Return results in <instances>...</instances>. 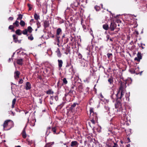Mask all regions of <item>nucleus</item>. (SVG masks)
I'll return each instance as SVG.
<instances>
[{
    "label": "nucleus",
    "instance_id": "1",
    "mask_svg": "<svg viewBox=\"0 0 147 147\" xmlns=\"http://www.w3.org/2000/svg\"><path fill=\"white\" fill-rule=\"evenodd\" d=\"M116 103L115 106L116 108H119L120 110H121V111L124 113H125V112L126 111L125 109H124L123 108V107L122 106V103L121 102V98L123 96H121V97L118 96H117V94L116 95Z\"/></svg>",
    "mask_w": 147,
    "mask_h": 147
},
{
    "label": "nucleus",
    "instance_id": "2",
    "mask_svg": "<svg viewBox=\"0 0 147 147\" xmlns=\"http://www.w3.org/2000/svg\"><path fill=\"white\" fill-rule=\"evenodd\" d=\"M119 83L120 84V86L119 88V90L118 91L117 94V96H118L121 97V96H123L124 94V89L126 87V82L120 81Z\"/></svg>",
    "mask_w": 147,
    "mask_h": 147
},
{
    "label": "nucleus",
    "instance_id": "3",
    "mask_svg": "<svg viewBox=\"0 0 147 147\" xmlns=\"http://www.w3.org/2000/svg\"><path fill=\"white\" fill-rule=\"evenodd\" d=\"M89 89V88L80 84L77 88V91L80 93L83 92L85 95L88 93Z\"/></svg>",
    "mask_w": 147,
    "mask_h": 147
},
{
    "label": "nucleus",
    "instance_id": "4",
    "mask_svg": "<svg viewBox=\"0 0 147 147\" xmlns=\"http://www.w3.org/2000/svg\"><path fill=\"white\" fill-rule=\"evenodd\" d=\"M109 26V31H113L117 27V25L114 22H111Z\"/></svg>",
    "mask_w": 147,
    "mask_h": 147
},
{
    "label": "nucleus",
    "instance_id": "5",
    "mask_svg": "<svg viewBox=\"0 0 147 147\" xmlns=\"http://www.w3.org/2000/svg\"><path fill=\"white\" fill-rule=\"evenodd\" d=\"M62 33V31L60 28H58L56 30V33L55 35L56 40L59 41V39L60 38V35Z\"/></svg>",
    "mask_w": 147,
    "mask_h": 147
},
{
    "label": "nucleus",
    "instance_id": "6",
    "mask_svg": "<svg viewBox=\"0 0 147 147\" xmlns=\"http://www.w3.org/2000/svg\"><path fill=\"white\" fill-rule=\"evenodd\" d=\"M71 66V67L69 69L71 70V71H69V72L73 71L74 70L73 67L72 65L71 64V60H70L69 62H67L66 63V67H68L69 66Z\"/></svg>",
    "mask_w": 147,
    "mask_h": 147
},
{
    "label": "nucleus",
    "instance_id": "7",
    "mask_svg": "<svg viewBox=\"0 0 147 147\" xmlns=\"http://www.w3.org/2000/svg\"><path fill=\"white\" fill-rule=\"evenodd\" d=\"M142 59V56L141 55V53L138 52L137 54V57L134 58L135 61H137L138 62L140 61V59Z\"/></svg>",
    "mask_w": 147,
    "mask_h": 147
},
{
    "label": "nucleus",
    "instance_id": "8",
    "mask_svg": "<svg viewBox=\"0 0 147 147\" xmlns=\"http://www.w3.org/2000/svg\"><path fill=\"white\" fill-rule=\"evenodd\" d=\"M79 144L76 141H72L71 142L70 146L71 147H78Z\"/></svg>",
    "mask_w": 147,
    "mask_h": 147
},
{
    "label": "nucleus",
    "instance_id": "9",
    "mask_svg": "<svg viewBox=\"0 0 147 147\" xmlns=\"http://www.w3.org/2000/svg\"><path fill=\"white\" fill-rule=\"evenodd\" d=\"M81 24L82 25V27L83 29V30L85 32H87L88 30V28L89 27V26L88 25H87V24H82V22L81 21Z\"/></svg>",
    "mask_w": 147,
    "mask_h": 147
},
{
    "label": "nucleus",
    "instance_id": "10",
    "mask_svg": "<svg viewBox=\"0 0 147 147\" xmlns=\"http://www.w3.org/2000/svg\"><path fill=\"white\" fill-rule=\"evenodd\" d=\"M90 117L92 119L91 121L93 124H94L95 123V120H96L98 119L97 114H95L94 116H92Z\"/></svg>",
    "mask_w": 147,
    "mask_h": 147
},
{
    "label": "nucleus",
    "instance_id": "11",
    "mask_svg": "<svg viewBox=\"0 0 147 147\" xmlns=\"http://www.w3.org/2000/svg\"><path fill=\"white\" fill-rule=\"evenodd\" d=\"M9 122V120H7L5 121L3 125V129L5 130H7V127L8 126V123Z\"/></svg>",
    "mask_w": 147,
    "mask_h": 147
},
{
    "label": "nucleus",
    "instance_id": "12",
    "mask_svg": "<svg viewBox=\"0 0 147 147\" xmlns=\"http://www.w3.org/2000/svg\"><path fill=\"white\" fill-rule=\"evenodd\" d=\"M24 61L23 59H19L17 60L16 63L17 64L19 65H22L23 64Z\"/></svg>",
    "mask_w": 147,
    "mask_h": 147
},
{
    "label": "nucleus",
    "instance_id": "13",
    "mask_svg": "<svg viewBox=\"0 0 147 147\" xmlns=\"http://www.w3.org/2000/svg\"><path fill=\"white\" fill-rule=\"evenodd\" d=\"M31 88V84L30 82H27L26 83L25 89L26 90H29Z\"/></svg>",
    "mask_w": 147,
    "mask_h": 147
},
{
    "label": "nucleus",
    "instance_id": "14",
    "mask_svg": "<svg viewBox=\"0 0 147 147\" xmlns=\"http://www.w3.org/2000/svg\"><path fill=\"white\" fill-rule=\"evenodd\" d=\"M139 70V67H138L135 68V70H130V71L132 74H136L137 75L139 74V73L137 72V70Z\"/></svg>",
    "mask_w": 147,
    "mask_h": 147
},
{
    "label": "nucleus",
    "instance_id": "15",
    "mask_svg": "<svg viewBox=\"0 0 147 147\" xmlns=\"http://www.w3.org/2000/svg\"><path fill=\"white\" fill-rule=\"evenodd\" d=\"M90 116L91 117L92 116H94V114H96V113L94 112V109L93 108H91L90 109Z\"/></svg>",
    "mask_w": 147,
    "mask_h": 147
},
{
    "label": "nucleus",
    "instance_id": "16",
    "mask_svg": "<svg viewBox=\"0 0 147 147\" xmlns=\"http://www.w3.org/2000/svg\"><path fill=\"white\" fill-rule=\"evenodd\" d=\"M58 62L59 68V69H61L62 66L63 61L62 60L58 59Z\"/></svg>",
    "mask_w": 147,
    "mask_h": 147
},
{
    "label": "nucleus",
    "instance_id": "17",
    "mask_svg": "<svg viewBox=\"0 0 147 147\" xmlns=\"http://www.w3.org/2000/svg\"><path fill=\"white\" fill-rule=\"evenodd\" d=\"M20 74V71H17L14 72V77L16 79L18 78L19 77V75Z\"/></svg>",
    "mask_w": 147,
    "mask_h": 147
},
{
    "label": "nucleus",
    "instance_id": "18",
    "mask_svg": "<svg viewBox=\"0 0 147 147\" xmlns=\"http://www.w3.org/2000/svg\"><path fill=\"white\" fill-rule=\"evenodd\" d=\"M26 127H25L23 129L22 133V137L24 138H25L26 137V134L25 131Z\"/></svg>",
    "mask_w": 147,
    "mask_h": 147
},
{
    "label": "nucleus",
    "instance_id": "19",
    "mask_svg": "<svg viewBox=\"0 0 147 147\" xmlns=\"http://www.w3.org/2000/svg\"><path fill=\"white\" fill-rule=\"evenodd\" d=\"M49 26V22L47 20H45L44 22V26L45 28H46Z\"/></svg>",
    "mask_w": 147,
    "mask_h": 147
},
{
    "label": "nucleus",
    "instance_id": "20",
    "mask_svg": "<svg viewBox=\"0 0 147 147\" xmlns=\"http://www.w3.org/2000/svg\"><path fill=\"white\" fill-rule=\"evenodd\" d=\"M51 127H49L47 128L46 133V135L47 136H48L51 133Z\"/></svg>",
    "mask_w": 147,
    "mask_h": 147
},
{
    "label": "nucleus",
    "instance_id": "21",
    "mask_svg": "<svg viewBox=\"0 0 147 147\" xmlns=\"http://www.w3.org/2000/svg\"><path fill=\"white\" fill-rule=\"evenodd\" d=\"M56 52L57 53V56L58 57H60L61 56V54L60 52L59 48H58L57 49Z\"/></svg>",
    "mask_w": 147,
    "mask_h": 147
},
{
    "label": "nucleus",
    "instance_id": "22",
    "mask_svg": "<svg viewBox=\"0 0 147 147\" xmlns=\"http://www.w3.org/2000/svg\"><path fill=\"white\" fill-rule=\"evenodd\" d=\"M103 28L105 30H109V26L108 24H104L102 26Z\"/></svg>",
    "mask_w": 147,
    "mask_h": 147
},
{
    "label": "nucleus",
    "instance_id": "23",
    "mask_svg": "<svg viewBox=\"0 0 147 147\" xmlns=\"http://www.w3.org/2000/svg\"><path fill=\"white\" fill-rule=\"evenodd\" d=\"M77 104L76 103H74L73 105H72L71 107L69 108V110L70 111H72V110L74 109V107L76 106Z\"/></svg>",
    "mask_w": 147,
    "mask_h": 147
},
{
    "label": "nucleus",
    "instance_id": "24",
    "mask_svg": "<svg viewBox=\"0 0 147 147\" xmlns=\"http://www.w3.org/2000/svg\"><path fill=\"white\" fill-rule=\"evenodd\" d=\"M108 81L110 84H113V78L111 76L108 80Z\"/></svg>",
    "mask_w": 147,
    "mask_h": 147
},
{
    "label": "nucleus",
    "instance_id": "25",
    "mask_svg": "<svg viewBox=\"0 0 147 147\" xmlns=\"http://www.w3.org/2000/svg\"><path fill=\"white\" fill-rule=\"evenodd\" d=\"M75 91L74 90L70 89L68 93V94H69L70 96H72L75 94Z\"/></svg>",
    "mask_w": 147,
    "mask_h": 147
},
{
    "label": "nucleus",
    "instance_id": "26",
    "mask_svg": "<svg viewBox=\"0 0 147 147\" xmlns=\"http://www.w3.org/2000/svg\"><path fill=\"white\" fill-rule=\"evenodd\" d=\"M34 18L36 20H38L40 19V16L38 15L36 13H35L34 15Z\"/></svg>",
    "mask_w": 147,
    "mask_h": 147
},
{
    "label": "nucleus",
    "instance_id": "27",
    "mask_svg": "<svg viewBox=\"0 0 147 147\" xmlns=\"http://www.w3.org/2000/svg\"><path fill=\"white\" fill-rule=\"evenodd\" d=\"M54 142H51L47 144L45 147H51L52 145L54 144Z\"/></svg>",
    "mask_w": 147,
    "mask_h": 147
},
{
    "label": "nucleus",
    "instance_id": "28",
    "mask_svg": "<svg viewBox=\"0 0 147 147\" xmlns=\"http://www.w3.org/2000/svg\"><path fill=\"white\" fill-rule=\"evenodd\" d=\"M13 37L14 41L17 43L18 42V37L16 35L14 34L13 35Z\"/></svg>",
    "mask_w": 147,
    "mask_h": 147
},
{
    "label": "nucleus",
    "instance_id": "29",
    "mask_svg": "<svg viewBox=\"0 0 147 147\" xmlns=\"http://www.w3.org/2000/svg\"><path fill=\"white\" fill-rule=\"evenodd\" d=\"M16 33L18 35H21L22 34V33L21 32V30L20 29H17L16 31Z\"/></svg>",
    "mask_w": 147,
    "mask_h": 147
},
{
    "label": "nucleus",
    "instance_id": "30",
    "mask_svg": "<svg viewBox=\"0 0 147 147\" xmlns=\"http://www.w3.org/2000/svg\"><path fill=\"white\" fill-rule=\"evenodd\" d=\"M46 94H53V92L51 89L49 90L46 92Z\"/></svg>",
    "mask_w": 147,
    "mask_h": 147
},
{
    "label": "nucleus",
    "instance_id": "31",
    "mask_svg": "<svg viewBox=\"0 0 147 147\" xmlns=\"http://www.w3.org/2000/svg\"><path fill=\"white\" fill-rule=\"evenodd\" d=\"M51 131L54 134H57L56 132V129L55 127H51Z\"/></svg>",
    "mask_w": 147,
    "mask_h": 147
},
{
    "label": "nucleus",
    "instance_id": "32",
    "mask_svg": "<svg viewBox=\"0 0 147 147\" xmlns=\"http://www.w3.org/2000/svg\"><path fill=\"white\" fill-rule=\"evenodd\" d=\"M27 30L29 33H31L32 32L33 29L30 26H29L28 27Z\"/></svg>",
    "mask_w": 147,
    "mask_h": 147
},
{
    "label": "nucleus",
    "instance_id": "33",
    "mask_svg": "<svg viewBox=\"0 0 147 147\" xmlns=\"http://www.w3.org/2000/svg\"><path fill=\"white\" fill-rule=\"evenodd\" d=\"M50 103L51 105H53L54 103L53 101V96H51L50 98Z\"/></svg>",
    "mask_w": 147,
    "mask_h": 147
},
{
    "label": "nucleus",
    "instance_id": "34",
    "mask_svg": "<svg viewBox=\"0 0 147 147\" xmlns=\"http://www.w3.org/2000/svg\"><path fill=\"white\" fill-rule=\"evenodd\" d=\"M16 98H15L12 101V104L11 106V107L12 108H13L14 107V105L16 103Z\"/></svg>",
    "mask_w": 147,
    "mask_h": 147
},
{
    "label": "nucleus",
    "instance_id": "35",
    "mask_svg": "<svg viewBox=\"0 0 147 147\" xmlns=\"http://www.w3.org/2000/svg\"><path fill=\"white\" fill-rule=\"evenodd\" d=\"M28 40H32L34 39V37L32 36V35L31 34H30V36L28 37Z\"/></svg>",
    "mask_w": 147,
    "mask_h": 147
},
{
    "label": "nucleus",
    "instance_id": "36",
    "mask_svg": "<svg viewBox=\"0 0 147 147\" xmlns=\"http://www.w3.org/2000/svg\"><path fill=\"white\" fill-rule=\"evenodd\" d=\"M63 84L66 85L67 83V81L65 78H64L63 79Z\"/></svg>",
    "mask_w": 147,
    "mask_h": 147
},
{
    "label": "nucleus",
    "instance_id": "37",
    "mask_svg": "<svg viewBox=\"0 0 147 147\" xmlns=\"http://www.w3.org/2000/svg\"><path fill=\"white\" fill-rule=\"evenodd\" d=\"M20 24V25L22 27L24 26L25 25V22L24 21L22 20H21Z\"/></svg>",
    "mask_w": 147,
    "mask_h": 147
},
{
    "label": "nucleus",
    "instance_id": "38",
    "mask_svg": "<svg viewBox=\"0 0 147 147\" xmlns=\"http://www.w3.org/2000/svg\"><path fill=\"white\" fill-rule=\"evenodd\" d=\"M107 57L108 59H110L112 58L113 55L111 53H108L107 54Z\"/></svg>",
    "mask_w": 147,
    "mask_h": 147
},
{
    "label": "nucleus",
    "instance_id": "39",
    "mask_svg": "<svg viewBox=\"0 0 147 147\" xmlns=\"http://www.w3.org/2000/svg\"><path fill=\"white\" fill-rule=\"evenodd\" d=\"M10 125H11V126L10 127V129L11 127H13L14 125V124L13 122L10 120Z\"/></svg>",
    "mask_w": 147,
    "mask_h": 147
},
{
    "label": "nucleus",
    "instance_id": "40",
    "mask_svg": "<svg viewBox=\"0 0 147 147\" xmlns=\"http://www.w3.org/2000/svg\"><path fill=\"white\" fill-rule=\"evenodd\" d=\"M22 33L24 35H27L28 34V31L27 30V29H26L22 31Z\"/></svg>",
    "mask_w": 147,
    "mask_h": 147
},
{
    "label": "nucleus",
    "instance_id": "41",
    "mask_svg": "<svg viewBox=\"0 0 147 147\" xmlns=\"http://www.w3.org/2000/svg\"><path fill=\"white\" fill-rule=\"evenodd\" d=\"M69 41V38L68 37H66V38L64 40V44L67 43Z\"/></svg>",
    "mask_w": 147,
    "mask_h": 147
},
{
    "label": "nucleus",
    "instance_id": "42",
    "mask_svg": "<svg viewBox=\"0 0 147 147\" xmlns=\"http://www.w3.org/2000/svg\"><path fill=\"white\" fill-rule=\"evenodd\" d=\"M13 25H15L16 27H18L19 26V22L17 20H16L15 22L13 23Z\"/></svg>",
    "mask_w": 147,
    "mask_h": 147
},
{
    "label": "nucleus",
    "instance_id": "43",
    "mask_svg": "<svg viewBox=\"0 0 147 147\" xmlns=\"http://www.w3.org/2000/svg\"><path fill=\"white\" fill-rule=\"evenodd\" d=\"M117 31H116L113 32H111L109 30V33L110 35H113V34H116L117 33Z\"/></svg>",
    "mask_w": 147,
    "mask_h": 147
},
{
    "label": "nucleus",
    "instance_id": "44",
    "mask_svg": "<svg viewBox=\"0 0 147 147\" xmlns=\"http://www.w3.org/2000/svg\"><path fill=\"white\" fill-rule=\"evenodd\" d=\"M22 16H23V15L21 14H19L18 16L17 19V20H21V19H22Z\"/></svg>",
    "mask_w": 147,
    "mask_h": 147
},
{
    "label": "nucleus",
    "instance_id": "45",
    "mask_svg": "<svg viewBox=\"0 0 147 147\" xmlns=\"http://www.w3.org/2000/svg\"><path fill=\"white\" fill-rule=\"evenodd\" d=\"M94 8L96 9V10L97 11H99L100 9V7L99 6H98L97 5L96 6L94 7Z\"/></svg>",
    "mask_w": 147,
    "mask_h": 147
},
{
    "label": "nucleus",
    "instance_id": "46",
    "mask_svg": "<svg viewBox=\"0 0 147 147\" xmlns=\"http://www.w3.org/2000/svg\"><path fill=\"white\" fill-rule=\"evenodd\" d=\"M27 143L28 145H31V144H32V140H27Z\"/></svg>",
    "mask_w": 147,
    "mask_h": 147
},
{
    "label": "nucleus",
    "instance_id": "47",
    "mask_svg": "<svg viewBox=\"0 0 147 147\" xmlns=\"http://www.w3.org/2000/svg\"><path fill=\"white\" fill-rule=\"evenodd\" d=\"M28 6L29 7V10L30 11L32 10V6L30 4H28Z\"/></svg>",
    "mask_w": 147,
    "mask_h": 147
},
{
    "label": "nucleus",
    "instance_id": "48",
    "mask_svg": "<svg viewBox=\"0 0 147 147\" xmlns=\"http://www.w3.org/2000/svg\"><path fill=\"white\" fill-rule=\"evenodd\" d=\"M74 5L75 7H77L78 6L79 3L77 1H76L75 2H74Z\"/></svg>",
    "mask_w": 147,
    "mask_h": 147
},
{
    "label": "nucleus",
    "instance_id": "49",
    "mask_svg": "<svg viewBox=\"0 0 147 147\" xmlns=\"http://www.w3.org/2000/svg\"><path fill=\"white\" fill-rule=\"evenodd\" d=\"M68 93L67 94L65 93V97H63V100H66L67 101H68V100H66V97L68 95Z\"/></svg>",
    "mask_w": 147,
    "mask_h": 147
},
{
    "label": "nucleus",
    "instance_id": "50",
    "mask_svg": "<svg viewBox=\"0 0 147 147\" xmlns=\"http://www.w3.org/2000/svg\"><path fill=\"white\" fill-rule=\"evenodd\" d=\"M66 103L65 101L64 102H63L61 104L59 105V106L61 108Z\"/></svg>",
    "mask_w": 147,
    "mask_h": 147
},
{
    "label": "nucleus",
    "instance_id": "51",
    "mask_svg": "<svg viewBox=\"0 0 147 147\" xmlns=\"http://www.w3.org/2000/svg\"><path fill=\"white\" fill-rule=\"evenodd\" d=\"M24 81L22 80V78L20 79L19 81H18L19 84H22L23 83Z\"/></svg>",
    "mask_w": 147,
    "mask_h": 147
},
{
    "label": "nucleus",
    "instance_id": "52",
    "mask_svg": "<svg viewBox=\"0 0 147 147\" xmlns=\"http://www.w3.org/2000/svg\"><path fill=\"white\" fill-rule=\"evenodd\" d=\"M78 58L79 59H82V55L80 53H79L78 54Z\"/></svg>",
    "mask_w": 147,
    "mask_h": 147
},
{
    "label": "nucleus",
    "instance_id": "53",
    "mask_svg": "<svg viewBox=\"0 0 147 147\" xmlns=\"http://www.w3.org/2000/svg\"><path fill=\"white\" fill-rule=\"evenodd\" d=\"M90 34L94 37V36L93 34V31L91 28L90 29Z\"/></svg>",
    "mask_w": 147,
    "mask_h": 147
},
{
    "label": "nucleus",
    "instance_id": "54",
    "mask_svg": "<svg viewBox=\"0 0 147 147\" xmlns=\"http://www.w3.org/2000/svg\"><path fill=\"white\" fill-rule=\"evenodd\" d=\"M114 145L113 146H111L110 147H118V146L117 144L115 143H114Z\"/></svg>",
    "mask_w": 147,
    "mask_h": 147
},
{
    "label": "nucleus",
    "instance_id": "55",
    "mask_svg": "<svg viewBox=\"0 0 147 147\" xmlns=\"http://www.w3.org/2000/svg\"><path fill=\"white\" fill-rule=\"evenodd\" d=\"M138 46L140 47H141L142 49H144V47L142 46V44L141 43L140 45L138 44Z\"/></svg>",
    "mask_w": 147,
    "mask_h": 147
},
{
    "label": "nucleus",
    "instance_id": "56",
    "mask_svg": "<svg viewBox=\"0 0 147 147\" xmlns=\"http://www.w3.org/2000/svg\"><path fill=\"white\" fill-rule=\"evenodd\" d=\"M49 70L48 68H46L44 69V72H46V73H47L48 72Z\"/></svg>",
    "mask_w": 147,
    "mask_h": 147
},
{
    "label": "nucleus",
    "instance_id": "57",
    "mask_svg": "<svg viewBox=\"0 0 147 147\" xmlns=\"http://www.w3.org/2000/svg\"><path fill=\"white\" fill-rule=\"evenodd\" d=\"M74 87H75V85H73V84H72L71 85V87H70V89H72V90H74Z\"/></svg>",
    "mask_w": 147,
    "mask_h": 147
},
{
    "label": "nucleus",
    "instance_id": "58",
    "mask_svg": "<svg viewBox=\"0 0 147 147\" xmlns=\"http://www.w3.org/2000/svg\"><path fill=\"white\" fill-rule=\"evenodd\" d=\"M56 101H57L58 100L59 98L57 96H56L54 97Z\"/></svg>",
    "mask_w": 147,
    "mask_h": 147
},
{
    "label": "nucleus",
    "instance_id": "59",
    "mask_svg": "<svg viewBox=\"0 0 147 147\" xmlns=\"http://www.w3.org/2000/svg\"><path fill=\"white\" fill-rule=\"evenodd\" d=\"M14 28V26H13V25H10V29L12 30L13 31H14V30H13Z\"/></svg>",
    "mask_w": 147,
    "mask_h": 147
},
{
    "label": "nucleus",
    "instance_id": "60",
    "mask_svg": "<svg viewBox=\"0 0 147 147\" xmlns=\"http://www.w3.org/2000/svg\"><path fill=\"white\" fill-rule=\"evenodd\" d=\"M42 97L41 98H39V102L40 104H42Z\"/></svg>",
    "mask_w": 147,
    "mask_h": 147
},
{
    "label": "nucleus",
    "instance_id": "61",
    "mask_svg": "<svg viewBox=\"0 0 147 147\" xmlns=\"http://www.w3.org/2000/svg\"><path fill=\"white\" fill-rule=\"evenodd\" d=\"M109 38H110V36L109 35H107L106 36V38H107V41H108V40L109 39Z\"/></svg>",
    "mask_w": 147,
    "mask_h": 147
},
{
    "label": "nucleus",
    "instance_id": "62",
    "mask_svg": "<svg viewBox=\"0 0 147 147\" xmlns=\"http://www.w3.org/2000/svg\"><path fill=\"white\" fill-rule=\"evenodd\" d=\"M36 24L37 25V27L38 28H39V25H40V23L38 21L37 22Z\"/></svg>",
    "mask_w": 147,
    "mask_h": 147
},
{
    "label": "nucleus",
    "instance_id": "63",
    "mask_svg": "<svg viewBox=\"0 0 147 147\" xmlns=\"http://www.w3.org/2000/svg\"><path fill=\"white\" fill-rule=\"evenodd\" d=\"M66 37H67L66 36ZM64 38H66V36H65V35L64 34H63L62 36V39H63Z\"/></svg>",
    "mask_w": 147,
    "mask_h": 147
},
{
    "label": "nucleus",
    "instance_id": "64",
    "mask_svg": "<svg viewBox=\"0 0 147 147\" xmlns=\"http://www.w3.org/2000/svg\"><path fill=\"white\" fill-rule=\"evenodd\" d=\"M127 140L128 141L127 142L128 143L130 142V139L128 137L127 138Z\"/></svg>",
    "mask_w": 147,
    "mask_h": 147
}]
</instances>
